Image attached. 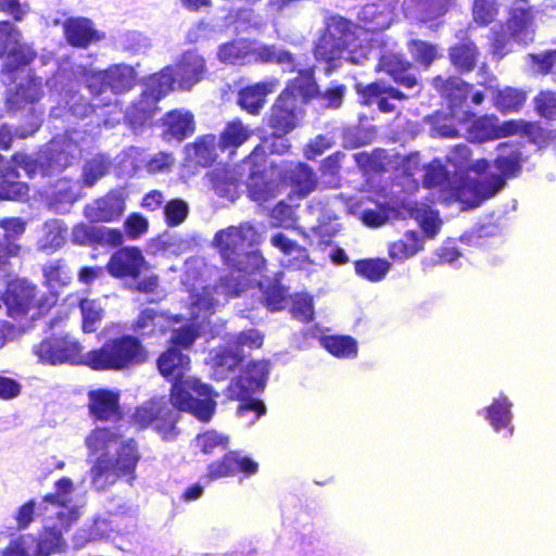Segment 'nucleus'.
Masks as SVG:
<instances>
[{
  "mask_svg": "<svg viewBox=\"0 0 556 556\" xmlns=\"http://www.w3.org/2000/svg\"><path fill=\"white\" fill-rule=\"evenodd\" d=\"M163 378L170 382L169 400L154 396L136 406L130 422L138 429L152 427L165 441L176 439L180 413H188L201 422H208L216 413L218 392L199 378L187 377L190 357L176 346H168L156 359Z\"/></svg>",
  "mask_w": 556,
  "mask_h": 556,
  "instance_id": "nucleus-1",
  "label": "nucleus"
},
{
  "mask_svg": "<svg viewBox=\"0 0 556 556\" xmlns=\"http://www.w3.org/2000/svg\"><path fill=\"white\" fill-rule=\"evenodd\" d=\"M148 359V349L138 336L131 333L111 337L87 352V367L94 371H129Z\"/></svg>",
  "mask_w": 556,
  "mask_h": 556,
  "instance_id": "nucleus-2",
  "label": "nucleus"
},
{
  "mask_svg": "<svg viewBox=\"0 0 556 556\" xmlns=\"http://www.w3.org/2000/svg\"><path fill=\"white\" fill-rule=\"evenodd\" d=\"M262 241V235L250 222L238 226H229L218 230L213 238V245L217 249L223 264L231 270L251 273V260H256L258 254L252 250Z\"/></svg>",
  "mask_w": 556,
  "mask_h": 556,
  "instance_id": "nucleus-3",
  "label": "nucleus"
},
{
  "mask_svg": "<svg viewBox=\"0 0 556 556\" xmlns=\"http://www.w3.org/2000/svg\"><path fill=\"white\" fill-rule=\"evenodd\" d=\"M141 459L139 446L134 438L122 441L116 448L115 458L102 454L90 467L91 483L100 490L114 484L125 477L129 483L136 480V469Z\"/></svg>",
  "mask_w": 556,
  "mask_h": 556,
  "instance_id": "nucleus-4",
  "label": "nucleus"
},
{
  "mask_svg": "<svg viewBox=\"0 0 556 556\" xmlns=\"http://www.w3.org/2000/svg\"><path fill=\"white\" fill-rule=\"evenodd\" d=\"M359 25L341 15H331L325 23V29L314 47V55L318 61L332 63L341 58L358 39Z\"/></svg>",
  "mask_w": 556,
  "mask_h": 556,
  "instance_id": "nucleus-5",
  "label": "nucleus"
},
{
  "mask_svg": "<svg viewBox=\"0 0 556 556\" xmlns=\"http://www.w3.org/2000/svg\"><path fill=\"white\" fill-rule=\"evenodd\" d=\"M83 78L93 97L102 96L108 90L117 96L135 87L137 73L132 66L119 63L100 71L84 70Z\"/></svg>",
  "mask_w": 556,
  "mask_h": 556,
  "instance_id": "nucleus-6",
  "label": "nucleus"
},
{
  "mask_svg": "<svg viewBox=\"0 0 556 556\" xmlns=\"http://www.w3.org/2000/svg\"><path fill=\"white\" fill-rule=\"evenodd\" d=\"M33 351L43 365L87 366V353H84L83 345L70 336H50L35 344Z\"/></svg>",
  "mask_w": 556,
  "mask_h": 556,
  "instance_id": "nucleus-7",
  "label": "nucleus"
},
{
  "mask_svg": "<svg viewBox=\"0 0 556 556\" xmlns=\"http://www.w3.org/2000/svg\"><path fill=\"white\" fill-rule=\"evenodd\" d=\"M88 396V413L94 421L119 422L124 418L121 405V393L109 388L90 390Z\"/></svg>",
  "mask_w": 556,
  "mask_h": 556,
  "instance_id": "nucleus-8",
  "label": "nucleus"
},
{
  "mask_svg": "<svg viewBox=\"0 0 556 556\" xmlns=\"http://www.w3.org/2000/svg\"><path fill=\"white\" fill-rule=\"evenodd\" d=\"M505 184L503 177L493 174L484 179L463 181L455 188L454 194L464 210L473 208L494 197Z\"/></svg>",
  "mask_w": 556,
  "mask_h": 556,
  "instance_id": "nucleus-9",
  "label": "nucleus"
},
{
  "mask_svg": "<svg viewBox=\"0 0 556 556\" xmlns=\"http://www.w3.org/2000/svg\"><path fill=\"white\" fill-rule=\"evenodd\" d=\"M303 114L304 110L300 103H295L280 92L269 108L264 122L271 130L290 134L299 126Z\"/></svg>",
  "mask_w": 556,
  "mask_h": 556,
  "instance_id": "nucleus-10",
  "label": "nucleus"
},
{
  "mask_svg": "<svg viewBox=\"0 0 556 556\" xmlns=\"http://www.w3.org/2000/svg\"><path fill=\"white\" fill-rule=\"evenodd\" d=\"M146 268H148V263L141 249L138 247L118 248L113 252L105 265L108 273L117 279H138Z\"/></svg>",
  "mask_w": 556,
  "mask_h": 556,
  "instance_id": "nucleus-11",
  "label": "nucleus"
},
{
  "mask_svg": "<svg viewBox=\"0 0 556 556\" xmlns=\"http://www.w3.org/2000/svg\"><path fill=\"white\" fill-rule=\"evenodd\" d=\"M270 362L266 359L249 362L243 374L233 378L229 386V396L242 399L251 392L262 391L267 382Z\"/></svg>",
  "mask_w": 556,
  "mask_h": 556,
  "instance_id": "nucleus-12",
  "label": "nucleus"
},
{
  "mask_svg": "<svg viewBox=\"0 0 556 556\" xmlns=\"http://www.w3.org/2000/svg\"><path fill=\"white\" fill-rule=\"evenodd\" d=\"M71 241L79 247H121L124 242L123 231L118 228L93 226L84 222L73 226Z\"/></svg>",
  "mask_w": 556,
  "mask_h": 556,
  "instance_id": "nucleus-13",
  "label": "nucleus"
},
{
  "mask_svg": "<svg viewBox=\"0 0 556 556\" xmlns=\"http://www.w3.org/2000/svg\"><path fill=\"white\" fill-rule=\"evenodd\" d=\"M281 185L289 187L293 194L306 198L318 187L316 172L304 162H287L278 175Z\"/></svg>",
  "mask_w": 556,
  "mask_h": 556,
  "instance_id": "nucleus-14",
  "label": "nucleus"
},
{
  "mask_svg": "<svg viewBox=\"0 0 556 556\" xmlns=\"http://www.w3.org/2000/svg\"><path fill=\"white\" fill-rule=\"evenodd\" d=\"M125 211V198L117 189L84 206V216L90 223H112L117 220Z\"/></svg>",
  "mask_w": 556,
  "mask_h": 556,
  "instance_id": "nucleus-15",
  "label": "nucleus"
},
{
  "mask_svg": "<svg viewBox=\"0 0 556 556\" xmlns=\"http://www.w3.org/2000/svg\"><path fill=\"white\" fill-rule=\"evenodd\" d=\"M280 80L268 77L264 80L247 85L238 91V104L248 114L257 116L264 109L267 97L276 91Z\"/></svg>",
  "mask_w": 556,
  "mask_h": 556,
  "instance_id": "nucleus-16",
  "label": "nucleus"
},
{
  "mask_svg": "<svg viewBox=\"0 0 556 556\" xmlns=\"http://www.w3.org/2000/svg\"><path fill=\"white\" fill-rule=\"evenodd\" d=\"M207 73L205 59L194 49L181 53L175 66L176 83L180 90L189 91L204 79Z\"/></svg>",
  "mask_w": 556,
  "mask_h": 556,
  "instance_id": "nucleus-17",
  "label": "nucleus"
},
{
  "mask_svg": "<svg viewBox=\"0 0 556 556\" xmlns=\"http://www.w3.org/2000/svg\"><path fill=\"white\" fill-rule=\"evenodd\" d=\"M414 65L404 55L387 52L377 63V71L388 74L392 80L406 89H413L418 85V79L413 73Z\"/></svg>",
  "mask_w": 556,
  "mask_h": 556,
  "instance_id": "nucleus-18",
  "label": "nucleus"
},
{
  "mask_svg": "<svg viewBox=\"0 0 556 556\" xmlns=\"http://www.w3.org/2000/svg\"><path fill=\"white\" fill-rule=\"evenodd\" d=\"M35 286L25 280H15L8 285L2 296L8 315L14 319L27 316L31 312Z\"/></svg>",
  "mask_w": 556,
  "mask_h": 556,
  "instance_id": "nucleus-19",
  "label": "nucleus"
},
{
  "mask_svg": "<svg viewBox=\"0 0 556 556\" xmlns=\"http://www.w3.org/2000/svg\"><path fill=\"white\" fill-rule=\"evenodd\" d=\"M62 26L66 42L74 48L86 49L103 38L88 17L72 16L66 18Z\"/></svg>",
  "mask_w": 556,
  "mask_h": 556,
  "instance_id": "nucleus-20",
  "label": "nucleus"
},
{
  "mask_svg": "<svg viewBox=\"0 0 556 556\" xmlns=\"http://www.w3.org/2000/svg\"><path fill=\"white\" fill-rule=\"evenodd\" d=\"M431 85L447 101L451 109L463 108L472 91V85L459 76L443 77L438 75L432 78Z\"/></svg>",
  "mask_w": 556,
  "mask_h": 556,
  "instance_id": "nucleus-21",
  "label": "nucleus"
},
{
  "mask_svg": "<svg viewBox=\"0 0 556 556\" xmlns=\"http://www.w3.org/2000/svg\"><path fill=\"white\" fill-rule=\"evenodd\" d=\"M301 108L319 96V87L315 79L314 68L300 70L298 76L290 79L281 91Z\"/></svg>",
  "mask_w": 556,
  "mask_h": 556,
  "instance_id": "nucleus-22",
  "label": "nucleus"
},
{
  "mask_svg": "<svg viewBox=\"0 0 556 556\" xmlns=\"http://www.w3.org/2000/svg\"><path fill=\"white\" fill-rule=\"evenodd\" d=\"M162 127L163 139L181 142L195 131L194 115L189 111L172 110L162 118Z\"/></svg>",
  "mask_w": 556,
  "mask_h": 556,
  "instance_id": "nucleus-23",
  "label": "nucleus"
},
{
  "mask_svg": "<svg viewBox=\"0 0 556 556\" xmlns=\"http://www.w3.org/2000/svg\"><path fill=\"white\" fill-rule=\"evenodd\" d=\"M451 65L460 74L472 72L479 62L480 50L476 42L466 34L460 41L452 45L447 50Z\"/></svg>",
  "mask_w": 556,
  "mask_h": 556,
  "instance_id": "nucleus-24",
  "label": "nucleus"
},
{
  "mask_svg": "<svg viewBox=\"0 0 556 556\" xmlns=\"http://www.w3.org/2000/svg\"><path fill=\"white\" fill-rule=\"evenodd\" d=\"M253 136V130L241 118L227 122L218 135V150L235 155L238 149Z\"/></svg>",
  "mask_w": 556,
  "mask_h": 556,
  "instance_id": "nucleus-25",
  "label": "nucleus"
},
{
  "mask_svg": "<svg viewBox=\"0 0 556 556\" xmlns=\"http://www.w3.org/2000/svg\"><path fill=\"white\" fill-rule=\"evenodd\" d=\"M42 97V84L37 78H27L9 91L7 106L12 111H20L34 104Z\"/></svg>",
  "mask_w": 556,
  "mask_h": 556,
  "instance_id": "nucleus-26",
  "label": "nucleus"
},
{
  "mask_svg": "<svg viewBox=\"0 0 556 556\" xmlns=\"http://www.w3.org/2000/svg\"><path fill=\"white\" fill-rule=\"evenodd\" d=\"M523 157L518 144L502 142L497 146V155L494 165L498 169V176L506 178L516 177L522 169Z\"/></svg>",
  "mask_w": 556,
  "mask_h": 556,
  "instance_id": "nucleus-27",
  "label": "nucleus"
},
{
  "mask_svg": "<svg viewBox=\"0 0 556 556\" xmlns=\"http://www.w3.org/2000/svg\"><path fill=\"white\" fill-rule=\"evenodd\" d=\"M188 156L201 167L213 166L218 159V140L214 134L199 136L186 147Z\"/></svg>",
  "mask_w": 556,
  "mask_h": 556,
  "instance_id": "nucleus-28",
  "label": "nucleus"
},
{
  "mask_svg": "<svg viewBox=\"0 0 556 556\" xmlns=\"http://www.w3.org/2000/svg\"><path fill=\"white\" fill-rule=\"evenodd\" d=\"M245 353L236 351L228 342L219 346L212 357L213 377L217 380L226 379L244 361Z\"/></svg>",
  "mask_w": 556,
  "mask_h": 556,
  "instance_id": "nucleus-29",
  "label": "nucleus"
},
{
  "mask_svg": "<svg viewBox=\"0 0 556 556\" xmlns=\"http://www.w3.org/2000/svg\"><path fill=\"white\" fill-rule=\"evenodd\" d=\"M29 187L20 180L15 166H5L0 170V201H23L28 197Z\"/></svg>",
  "mask_w": 556,
  "mask_h": 556,
  "instance_id": "nucleus-30",
  "label": "nucleus"
},
{
  "mask_svg": "<svg viewBox=\"0 0 556 556\" xmlns=\"http://www.w3.org/2000/svg\"><path fill=\"white\" fill-rule=\"evenodd\" d=\"M359 27L367 33H379L391 25V15L383 4L367 3L358 12Z\"/></svg>",
  "mask_w": 556,
  "mask_h": 556,
  "instance_id": "nucleus-31",
  "label": "nucleus"
},
{
  "mask_svg": "<svg viewBox=\"0 0 556 556\" xmlns=\"http://www.w3.org/2000/svg\"><path fill=\"white\" fill-rule=\"evenodd\" d=\"M29 540L36 541L33 556H51L62 553L65 547L62 531L56 527H45L36 539L30 535Z\"/></svg>",
  "mask_w": 556,
  "mask_h": 556,
  "instance_id": "nucleus-32",
  "label": "nucleus"
},
{
  "mask_svg": "<svg viewBox=\"0 0 556 556\" xmlns=\"http://www.w3.org/2000/svg\"><path fill=\"white\" fill-rule=\"evenodd\" d=\"M527 101V92L522 89L506 86L497 89L493 96V105L502 114L519 112Z\"/></svg>",
  "mask_w": 556,
  "mask_h": 556,
  "instance_id": "nucleus-33",
  "label": "nucleus"
},
{
  "mask_svg": "<svg viewBox=\"0 0 556 556\" xmlns=\"http://www.w3.org/2000/svg\"><path fill=\"white\" fill-rule=\"evenodd\" d=\"M252 42L247 39H233L219 46L217 56L227 64L251 62Z\"/></svg>",
  "mask_w": 556,
  "mask_h": 556,
  "instance_id": "nucleus-34",
  "label": "nucleus"
},
{
  "mask_svg": "<svg viewBox=\"0 0 556 556\" xmlns=\"http://www.w3.org/2000/svg\"><path fill=\"white\" fill-rule=\"evenodd\" d=\"M251 61L257 64H291L294 65L293 53L288 50L279 49L276 45L252 43Z\"/></svg>",
  "mask_w": 556,
  "mask_h": 556,
  "instance_id": "nucleus-35",
  "label": "nucleus"
},
{
  "mask_svg": "<svg viewBox=\"0 0 556 556\" xmlns=\"http://www.w3.org/2000/svg\"><path fill=\"white\" fill-rule=\"evenodd\" d=\"M321 346L338 358H353L357 355L356 340L348 334H331L320 338Z\"/></svg>",
  "mask_w": 556,
  "mask_h": 556,
  "instance_id": "nucleus-36",
  "label": "nucleus"
},
{
  "mask_svg": "<svg viewBox=\"0 0 556 556\" xmlns=\"http://www.w3.org/2000/svg\"><path fill=\"white\" fill-rule=\"evenodd\" d=\"M511 402L506 396L494 399L493 402L485 407V418L491 426L498 431L502 428H508L509 433H513L511 424Z\"/></svg>",
  "mask_w": 556,
  "mask_h": 556,
  "instance_id": "nucleus-37",
  "label": "nucleus"
},
{
  "mask_svg": "<svg viewBox=\"0 0 556 556\" xmlns=\"http://www.w3.org/2000/svg\"><path fill=\"white\" fill-rule=\"evenodd\" d=\"M68 148L71 144H67L66 148H53L47 152L45 161L39 162L42 175L52 176L62 173L73 164L75 157Z\"/></svg>",
  "mask_w": 556,
  "mask_h": 556,
  "instance_id": "nucleus-38",
  "label": "nucleus"
},
{
  "mask_svg": "<svg viewBox=\"0 0 556 556\" xmlns=\"http://www.w3.org/2000/svg\"><path fill=\"white\" fill-rule=\"evenodd\" d=\"M43 281L48 287H64L70 285L72 273L65 258L48 261L41 267Z\"/></svg>",
  "mask_w": 556,
  "mask_h": 556,
  "instance_id": "nucleus-39",
  "label": "nucleus"
},
{
  "mask_svg": "<svg viewBox=\"0 0 556 556\" xmlns=\"http://www.w3.org/2000/svg\"><path fill=\"white\" fill-rule=\"evenodd\" d=\"M175 83L176 76L173 74L172 70H162L149 77L143 91L150 99L159 102L173 90Z\"/></svg>",
  "mask_w": 556,
  "mask_h": 556,
  "instance_id": "nucleus-40",
  "label": "nucleus"
},
{
  "mask_svg": "<svg viewBox=\"0 0 556 556\" xmlns=\"http://www.w3.org/2000/svg\"><path fill=\"white\" fill-rule=\"evenodd\" d=\"M291 298L288 287L273 280L262 289V303L269 312H280L287 307Z\"/></svg>",
  "mask_w": 556,
  "mask_h": 556,
  "instance_id": "nucleus-41",
  "label": "nucleus"
},
{
  "mask_svg": "<svg viewBox=\"0 0 556 556\" xmlns=\"http://www.w3.org/2000/svg\"><path fill=\"white\" fill-rule=\"evenodd\" d=\"M121 439V434L109 427H98L90 431L85 439V444L90 455L105 454L112 444Z\"/></svg>",
  "mask_w": 556,
  "mask_h": 556,
  "instance_id": "nucleus-42",
  "label": "nucleus"
},
{
  "mask_svg": "<svg viewBox=\"0 0 556 556\" xmlns=\"http://www.w3.org/2000/svg\"><path fill=\"white\" fill-rule=\"evenodd\" d=\"M496 122L495 115H482L475 118L467 129L469 141L482 143L496 140Z\"/></svg>",
  "mask_w": 556,
  "mask_h": 556,
  "instance_id": "nucleus-43",
  "label": "nucleus"
},
{
  "mask_svg": "<svg viewBox=\"0 0 556 556\" xmlns=\"http://www.w3.org/2000/svg\"><path fill=\"white\" fill-rule=\"evenodd\" d=\"M216 289L212 286L202 288L191 295V309L194 318H207L216 312L218 301L215 299Z\"/></svg>",
  "mask_w": 556,
  "mask_h": 556,
  "instance_id": "nucleus-44",
  "label": "nucleus"
},
{
  "mask_svg": "<svg viewBox=\"0 0 556 556\" xmlns=\"http://www.w3.org/2000/svg\"><path fill=\"white\" fill-rule=\"evenodd\" d=\"M414 4L419 20L428 23L444 16L455 7L456 0H414Z\"/></svg>",
  "mask_w": 556,
  "mask_h": 556,
  "instance_id": "nucleus-45",
  "label": "nucleus"
},
{
  "mask_svg": "<svg viewBox=\"0 0 556 556\" xmlns=\"http://www.w3.org/2000/svg\"><path fill=\"white\" fill-rule=\"evenodd\" d=\"M391 268V263L384 258H363L355 262L357 276L371 281H381Z\"/></svg>",
  "mask_w": 556,
  "mask_h": 556,
  "instance_id": "nucleus-46",
  "label": "nucleus"
},
{
  "mask_svg": "<svg viewBox=\"0 0 556 556\" xmlns=\"http://www.w3.org/2000/svg\"><path fill=\"white\" fill-rule=\"evenodd\" d=\"M165 317L162 313L156 312L153 308H144L138 315L135 321V328L141 330L142 334L147 336H160L167 331V327L164 325Z\"/></svg>",
  "mask_w": 556,
  "mask_h": 556,
  "instance_id": "nucleus-47",
  "label": "nucleus"
},
{
  "mask_svg": "<svg viewBox=\"0 0 556 556\" xmlns=\"http://www.w3.org/2000/svg\"><path fill=\"white\" fill-rule=\"evenodd\" d=\"M157 101H153L142 91L140 97L131 103L127 117L131 124L143 125L150 121L157 110Z\"/></svg>",
  "mask_w": 556,
  "mask_h": 556,
  "instance_id": "nucleus-48",
  "label": "nucleus"
},
{
  "mask_svg": "<svg viewBox=\"0 0 556 556\" xmlns=\"http://www.w3.org/2000/svg\"><path fill=\"white\" fill-rule=\"evenodd\" d=\"M81 313V329L85 333L96 332L103 319L104 312L100 304L93 299H81L79 301Z\"/></svg>",
  "mask_w": 556,
  "mask_h": 556,
  "instance_id": "nucleus-49",
  "label": "nucleus"
},
{
  "mask_svg": "<svg viewBox=\"0 0 556 556\" xmlns=\"http://www.w3.org/2000/svg\"><path fill=\"white\" fill-rule=\"evenodd\" d=\"M37 58V52L27 45L16 43L8 51L4 68L9 73H14L22 67L33 63Z\"/></svg>",
  "mask_w": 556,
  "mask_h": 556,
  "instance_id": "nucleus-50",
  "label": "nucleus"
},
{
  "mask_svg": "<svg viewBox=\"0 0 556 556\" xmlns=\"http://www.w3.org/2000/svg\"><path fill=\"white\" fill-rule=\"evenodd\" d=\"M407 49L413 60L426 68L438 59V48L429 41L412 39L407 42Z\"/></svg>",
  "mask_w": 556,
  "mask_h": 556,
  "instance_id": "nucleus-51",
  "label": "nucleus"
},
{
  "mask_svg": "<svg viewBox=\"0 0 556 556\" xmlns=\"http://www.w3.org/2000/svg\"><path fill=\"white\" fill-rule=\"evenodd\" d=\"M265 336L255 328H249L233 334L227 342L240 353H244V349L256 350L263 346Z\"/></svg>",
  "mask_w": 556,
  "mask_h": 556,
  "instance_id": "nucleus-52",
  "label": "nucleus"
},
{
  "mask_svg": "<svg viewBox=\"0 0 556 556\" xmlns=\"http://www.w3.org/2000/svg\"><path fill=\"white\" fill-rule=\"evenodd\" d=\"M68 228L63 220L52 219L45 224L43 244L46 248L58 250L65 243Z\"/></svg>",
  "mask_w": 556,
  "mask_h": 556,
  "instance_id": "nucleus-53",
  "label": "nucleus"
},
{
  "mask_svg": "<svg viewBox=\"0 0 556 556\" xmlns=\"http://www.w3.org/2000/svg\"><path fill=\"white\" fill-rule=\"evenodd\" d=\"M197 445L203 454H213L217 448H227L230 442L228 435L223 434L215 429L201 432L195 438Z\"/></svg>",
  "mask_w": 556,
  "mask_h": 556,
  "instance_id": "nucleus-54",
  "label": "nucleus"
},
{
  "mask_svg": "<svg viewBox=\"0 0 556 556\" xmlns=\"http://www.w3.org/2000/svg\"><path fill=\"white\" fill-rule=\"evenodd\" d=\"M290 299L292 317L305 324L311 323L315 316L313 296L307 293H295Z\"/></svg>",
  "mask_w": 556,
  "mask_h": 556,
  "instance_id": "nucleus-55",
  "label": "nucleus"
},
{
  "mask_svg": "<svg viewBox=\"0 0 556 556\" xmlns=\"http://www.w3.org/2000/svg\"><path fill=\"white\" fill-rule=\"evenodd\" d=\"M212 287L216 289V294L224 296L225 300L238 298L245 290L244 282L232 274L220 276Z\"/></svg>",
  "mask_w": 556,
  "mask_h": 556,
  "instance_id": "nucleus-56",
  "label": "nucleus"
},
{
  "mask_svg": "<svg viewBox=\"0 0 556 556\" xmlns=\"http://www.w3.org/2000/svg\"><path fill=\"white\" fill-rule=\"evenodd\" d=\"M511 36L508 34L504 24L498 25V27H494L491 30V42H490V53L496 58L497 60H502L509 52V42Z\"/></svg>",
  "mask_w": 556,
  "mask_h": 556,
  "instance_id": "nucleus-57",
  "label": "nucleus"
},
{
  "mask_svg": "<svg viewBox=\"0 0 556 556\" xmlns=\"http://www.w3.org/2000/svg\"><path fill=\"white\" fill-rule=\"evenodd\" d=\"M163 211L166 225L168 227H176L186 220L189 214V206L186 201L175 198L165 203Z\"/></svg>",
  "mask_w": 556,
  "mask_h": 556,
  "instance_id": "nucleus-58",
  "label": "nucleus"
},
{
  "mask_svg": "<svg viewBox=\"0 0 556 556\" xmlns=\"http://www.w3.org/2000/svg\"><path fill=\"white\" fill-rule=\"evenodd\" d=\"M498 13L495 0H475L472 4V17L479 26L491 24Z\"/></svg>",
  "mask_w": 556,
  "mask_h": 556,
  "instance_id": "nucleus-59",
  "label": "nucleus"
},
{
  "mask_svg": "<svg viewBox=\"0 0 556 556\" xmlns=\"http://www.w3.org/2000/svg\"><path fill=\"white\" fill-rule=\"evenodd\" d=\"M235 477L231 465V452H226L222 457L212 460L207 465L205 478L210 481L222 478Z\"/></svg>",
  "mask_w": 556,
  "mask_h": 556,
  "instance_id": "nucleus-60",
  "label": "nucleus"
},
{
  "mask_svg": "<svg viewBox=\"0 0 556 556\" xmlns=\"http://www.w3.org/2000/svg\"><path fill=\"white\" fill-rule=\"evenodd\" d=\"M287 135L271 130L270 134L261 138V143L265 147V151L268 154L283 155L291 150V142Z\"/></svg>",
  "mask_w": 556,
  "mask_h": 556,
  "instance_id": "nucleus-61",
  "label": "nucleus"
},
{
  "mask_svg": "<svg viewBox=\"0 0 556 556\" xmlns=\"http://www.w3.org/2000/svg\"><path fill=\"white\" fill-rule=\"evenodd\" d=\"M231 452V465L233 475L241 477H251L258 471V463L252 457L243 455L241 451L233 450Z\"/></svg>",
  "mask_w": 556,
  "mask_h": 556,
  "instance_id": "nucleus-62",
  "label": "nucleus"
},
{
  "mask_svg": "<svg viewBox=\"0 0 556 556\" xmlns=\"http://www.w3.org/2000/svg\"><path fill=\"white\" fill-rule=\"evenodd\" d=\"M149 222L140 213H131L124 222V237L137 240L148 232Z\"/></svg>",
  "mask_w": 556,
  "mask_h": 556,
  "instance_id": "nucleus-63",
  "label": "nucleus"
},
{
  "mask_svg": "<svg viewBox=\"0 0 556 556\" xmlns=\"http://www.w3.org/2000/svg\"><path fill=\"white\" fill-rule=\"evenodd\" d=\"M536 113L547 119H556V96L553 91H540L534 98Z\"/></svg>",
  "mask_w": 556,
  "mask_h": 556,
  "instance_id": "nucleus-64",
  "label": "nucleus"
}]
</instances>
